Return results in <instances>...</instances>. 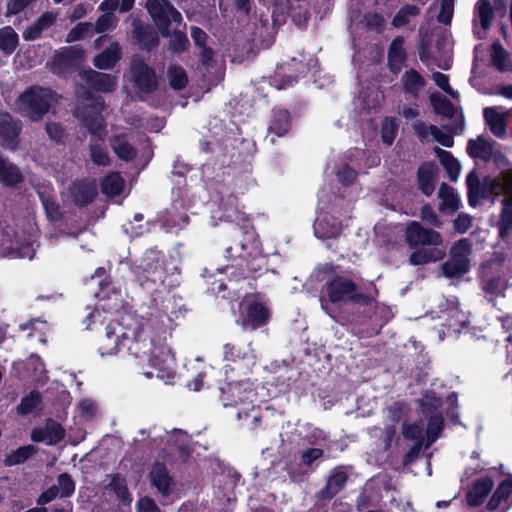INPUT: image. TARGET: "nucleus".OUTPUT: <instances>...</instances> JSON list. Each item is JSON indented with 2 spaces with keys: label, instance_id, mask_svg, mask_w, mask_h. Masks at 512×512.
Masks as SVG:
<instances>
[{
  "label": "nucleus",
  "instance_id": "nucleus-25",
  "mask_svg": "<svg viewBox=\"0 0 512 512\" xmlns=\"http://www.w3.org/2000/svg\"><path fill=\"white\" fill-rule=\"evenodd\" d=\"M494 486L490 477H481L477 479L469 488L466 500L470 506H479L484 502Z\"/></svg>",
  "mask_w": 512,
  "mask_h": 512
},
{
  "label": "nucleus",
  "instance_id": "nucleus-62",
  "mask_svg": "<svg viewBox=\"0 0 512 512\" xmlns=\"http://www.w3.org/2000/svg\"><path fill=\"white\" fill-rule=\"evenodd\" d=\"M116 21H117V19L113 13L104 12V14L101 15L95 23V26H94L95 31L97 33L106 32L115 26Z\"/></svg>",
  "mask_w": 512,
  "mask_h": 512
},
{
  "label": "nucleus",
  "instance_id": "nucleus-34",
  "mask_svg": "<svg viewBox=\"0 0 512 512\" xmlns=\"http://www.w3.org/2000/svg\"><path fill=\"white\" fill-rule=\"evenodd\" d=\"M290 127L291 119L289 112L284 109H275L269 125V133L282 137L290 130Z\"/></svg>",
  "mask_w": 512,
  "mask_h": 512
},
{
  "label": "nucleus",
  "instance_id": "nucleus-4",
  "mask_svg": "<svg viewBox=\"0 0 512 512\" xmlns=\"http://www.w3.org/2000/svg\"><path fill=\"white\" fill-rule=\"evenodd\" d=\"M56 101L57 95L51 89L32 86L18 96L15 101V110L23 117L38 122Z\"/></svg>",
  "mask_w": 512,
  "mask_h": 512
},
{
  "label": "nucleus",
  "instance_id": "nucleus-42",
  "mask_svg": "<svg viewBox=\"0 0 512 512\" xmlns=\"http://www.w3.org/2000/svg\"><path fill=\"white\" fill-rule=\"evenodd\" d=\"M18 46V34L10 26L0 29V51L5 55L12 54Z\"/></svg>",
  "mask_w": 512,
  "mask_h": 512
},
{
  "label": "nucleus",
  "instance_id": "nucleus-3",
  "mask_svg": "<svg viewBox=\"0 0 512 512\" xmlns=\"http://www.w3.org/2000/svg\"><path fill=\"white\" fill-rule=\"evenodd\" d=\"M406 241L410 247H421L414 251L409 258L412 265H424L442 260L446 256V248L442 246L443 239L439 232L424 228L419 222L408 223L405 232Z\"/></svg>",
  "mask_w": 512,
  "mask_h": 512
},
{
  "label": "nucleus",
  "instance_id": "nucleus-39",
  "mask_svg": "<svg viewBox=\"0 0 512 512\" xmlns=\"http://www.w3.org/2000/svg\"><path fill=\"white\" fill-rule=\"evenodd\" d=\"M165 437L170 448L175 447L182 458L187 457L189 454V437L184 431L174 430L170 433L166 432Z\"/></svg>",
  "mask_w": 512,
  "mask_h": 512
},
{
  "label": "nucleus",
  "instance_id": "nucleus-26",
  "mask_svg": "<svg viewBox=\"0 0 512 512\" xmlns=\"http://www.w3.org/2000/svg\"><path fill=\"white\" fill-rule=\"evenodd\" d=\"M481 287L486 295L490 296V300L492 301L493 297L504 296L507 281L504 277L499 275L494 276L491 274V271L483 269Z\"/></svg>",
  "mask_w": 512,
  "mask_h": 512
},
{
  "label": "nucleus",
  "instance_id": "nucleus-8",
  "mask_svg": "<svg viewBox=\"0 0 512 512\" xmlns=\"http://www.w3.org/2000/svg\"><path fill=\"white\" fill-rule=\"evenodd\" d=\"M220 399L224 407H239L237 417L240 419L242 415L253 409L255 399V391L253 383L247 380L229 381L225 387L220 388Z\"/></svg>",
  "mask_w": 512,
  "mask_h": 512
},
{
  "label": "nucleus",
  "instance_id": "nucleus-14",
  "mask_svg": "<svg viewBox=\"0 0 512 512\" xmlns=\"http://www.w3.org/2000/svg\"><path fill=\"white\" fill-rule=\"evenodd\" d=\"M442 405V398L434 392H427L421 399L424 412L429 415L427 425V446H430L439 436L443 427V418L438 408Z\"/></svg>",
  "mask_w": 512,
  "mask_h": 512
},
{
  "label": "nucleus",
  "instance_id": "nucleus-29",
  "mask_svg": "<svg viewBox=\"0 0 512 512\" xmlns=\"http://www.w3.org/2000/svg\"><path fill=\"white\" fill-rule=\"evenodd\" d=\"M498 107H487L483 111V116L490 131L496 137H503L506 132V115L507 113L500 112Z\"/></svg>",
  "mask_w": 512,
  "mask_h": 512
},
{
  "label": "nucleus",
  "instance_id": "nucleus-38",
  "mask_svg": "<svg viewBox=\"0 0 512 512\" xmlns=\"http://www.w3.org/2000/svg\"><path fill=\"white\" fill-rule=\"evenodd\" d=\"M401 83L403 90L415 97L425 85L424 78L414 69L405 71L402 75Z\"/></svg>",
  "mask_w": 512,
  "mask_h": 512
},
{
  "label": "nucleus",
  "instance_id": "nucleus-45",
  "mask_svg": "<svg viewBox=\"0 0 512 512\" xmlns=\"http://www.w3.org/2000/svg\"><path fill=\"white\" fill-rule=\"evenodd\" d=\"M469 270V262L449 258L443 265L442 271L446 277H461Z\"/></svg>",
  "mask_w": 512,
  "mask_h": 512
},
{
  "label": "nucleus",
  "instance_id": "nucleus-7",
  "mask_svg": "<svg viewBox=\"0 0 512 512\" xmlns=\"http://www.w3.org/2000/svg\"><path fill=\"white\" fill-rule=\"evenodd\" d=\"M343 199L335 197L332 204H328L323 196H319V212L314 222V234L319 239H332L337 237L342 230V220L335 214L339 213Z\"/></svg>",
  "mask_w": 512,
  "mask_h": 512
},
{
  "label": "nucleus",
  "instance_id": "nucleus-27",
  "mask_svg": "<svg viewBox=\"0 0 512 512\" xmlns=\"http://www.w3.org/2000/svg\"><path fill=\"white\" fill-rule=\"evenodd\" d=\"M347 478V474L342 469H334L329 475L324 488L318 492V498L331 499L344 487Z\"/></svg>",
  "mask_w": 512,
  "mask_h": 512
},
{
  "label": "nucleus",
  "instance_id": "nucleus-17",
  "mask_svg": "<svg viewBox=\"0 0 512 512\" xmlns=\"http://www.w3.org/2000/svg\"><path fill=\"white\" fill-rule=\"evenodd\" d=\"M131 73L136 87L145 93L153 92L157 87L154 70L141 59L134 58L131 62Z\"/></svg>",
  "mask_w": 512,
  "mask_h": 512
},
{
  "label": "nucleus",
  "instance_id": "nucleus-9",
  "mask_svg": "<svg viewBox=\"0 0 512 512\" xmlns=\"http://www.w3.org/2000/svg\"><path fill=\"white\" fill-rule=\"evenodd\" d=\"M103 109L104 102L100 98H85L77 103L74 112L75 117L99 140H103L107 134L102 116Z\"/></svg>",
  "mask_w": 512,
  "mask_h": 512
},
{
  "label": "nucleus",
  "instance_id": "nucleus-11",
  "mask_svg": "<svg viewBox=\"0 0 512 512\" xmlns=\"http://www.w3.org/2000/svg\"><path fill=\"white\" fill-rule=\"evenodd\" d=\"M187 190L177 188L173 190V202L169 209L162 216V225L169 232H177L188 224V216L185 210L193 205L192 201H186Z\"/></svg>",
  "mask_w": 512,
  "mask_h": 512
},
{
  "label": "nucleus",
  "instance_id": "nucleus-44",
  "mask_svg": "<svg viewBox=\"0 0 512 512\" xmlns=\"http://www.w3.org/2000/svg\"><path fill=\"white\" fill-rule=\"evenodd\" d=\"M35 452L36 448L33 445L19 447L18 449L6 455L4 464L6 466L20 465L32 457Z\"/></svg>",
  "mask_w": 512,
  "mask_h": 512
},
{
  "label": "nucleus",
  "instance_id": "nucleus-6",
  "mask_svg": "<svg viewBox=\"0 0 512 512\" xmlns=\"http://www.w3.org/2000/svg\"><path fill=\"white\" fill-rule=\"evenodd\" d=\"M466 183L469 203L476 206L480 198L512 193V170L503 173L499 178H485L483 182L475 171H471L466 177Z\"/></svg>",
  "mask_w": 512,
  "mask_h": 512
},
{
  "label": "nucleus",
  "instance_id": "nucleus-41",
  "mask_svg": "<svg viewBox=\"0 0 512 512\" xmlns=\"http://www.w3.org/2000/svg\"><path fill=\"white\" fill-rule=\"evenodd\" d=\"M20 179L21 175L18 168L0 154V182L11 186L18 183Z\"/></svg>",
  "mask_w": 512,
  "mask_h": 512
},
{
  "label": "nucleus",
  "instance_id": "nucleus-28",
  "mask_svg": "<svg viewBox=\"0 0 512 512\" xmlns=\"http://www.w3.org/2000/svg\"><path fill=\"white\" fill-rule=\"evenodd\" d=\"M70 192L73 201L77 205L83 206L93 201L97 189L94 182L77 181L72 184Z\"/></svg>",
  "mask_w": 512,
  "mask_h": 512
},
{
  "label": "nucleus",
  "instance_id": "nucleus-23",
  "mask_svg": "<svg viewBox=\"0 0 512 512\" xmlns=\"http://www.w3.org/2000/svg\"><path fill=\"white\" fill-rule=\"evenodd\" d=\"M81 77L90 88L98 92H112L117 86V78L115 76L95 70L83 71Z\"/></svg>",
  "mask_w": 512,
  "mask_h": 512
},
{
  "label": "nucleus",
  "instance_id": "nucleus-30",
  "mask_svg": "<svg viewBox=\"0 0 512 512\" xmlns=\"http://www.w3.org/2000/svg\"><path fill=\"white\" fill-rule=\"evenodd\" d=\"M403 45L404 38L398 36L392 41L389 47L388 64L390 70L395 74L400 72L407 58Z\"/></svg>",
  "mask_w": 512,
  "mask_h": 512
},
{
  "label": "nucleus",
  "instance_id": "nucleus-21",
  "mask_svg": "<svg viewBox=\"0 0 512 512\" xmlns=\"http://www.w3.org/2000/svg\"><path fill=\"white\" fill-rule=\"evenodd\" d=\"M493 8L488 0H479L476 3L473 16V33L476 38L483 39L491 26Z\"/></svg>",
  "mask_w": 512,
  "mask_h": 512
},
{
  "label": "nucleus",
  "instance_id": "nucleus-53",
  "mask_svg": "<svg viewBox=\"0 0 512 512\" xmlns=\"http://www.w3.org/2000/svg\"><path fill=\"white\" fill-rule=\"evenodd\" d=\"M398 125L393 118H386L382 123L381 137L384 143L391 145L397 135Z\"/></svg>",
  "mask_w": 512,
  "mask_h": 512
},
{
  "label": "nucleus",
  "instance_id": "nucleus-55",
  "mask_svg": "<svg viewBox=\"0 0 512 512\" xmlns=\"http://www.w3.org/2000/svg\"><path fill=\"white\" fill-rule=\"evenodd\" d=\"M456 0H441L440 11L437 15V21L444 25H449L454 14Z\"/></svg>",
  "mask_w": 512,
  "mask_h": 512
},
{
  "label": "nucleus",
  "instance_id": "nucleus-20",
  "mask_svg": "<svg viewBox=\"0 0 512 512\" xmlns=\"http://www.w3.org/2000/svg\"><path fill=\"white\" fill-rule=\"evenodd\" d=\"M148 478L151 486L155 488L163 498H167L171 495L175 482L163 463L156 462L152 466Z\"/></svg>",
  "mask_w": 512,
  "mask_h": 512
},
{
  "label": "nucleus",
  "instance_id": "nucleus-61",
  "mask_svg": "<svg viewBox=\"0 0 512 512\" xmlns=\"http://www.w3.org/2000/svg\"><path fill=\"white\" fill-rule=\"evenodd\" d=\"M432 79L435 82V84L442 89L444 92L449 94L452 98L457 99L459 98V92L456 90H453L451 86L449 85L448 76L441 73V72H434L432 74Z\"/></svg>",
  "mask_w": 512,
  "mask_h": 512
},
{
  "label": "nucleus",
  "instance_id": "nucleus-60",
  "mask_svg": "<svg viewBox=\"0 0 512 512\" xmlns=\"http://www.w3.org/2000/svg\"><path fill=\"white\" fill-rule=\"evenodd\" d=\"M60 497H68L70 496L74 490H75V484L72 478L66 474H60L58 477L57 485Z\"/></svg>",
  "mask_w": 512,
  "mask_h": 512
},
{
  "label": "nucleus",
  "instance_id": "nucleus-5",
  "mask_svg": "<svg viewBox=\"0 0 512 512\" xmlns=\"http://www.w3.org/2000/svg\"><path fill=\"white\" fill-rule=\"evenodd\" d=\"M226 257L240 259L237 264L242 271L241 274L245 276L243 262L245 263L246 270L251 273L261 271L266 267V257L262 255L259 240L253 232H245L242 240L229 246L226 249Z\"/></svg>",
  "mask_w": 512,
  "mask_h": 512
},
{
  "label": "nucleus",
  "instance_id": "nucleus-63",
  "mask_svg": "<svg viewBox=\"0 0 512 512\" xmlns=\"http://www.w3.org/2000/svg\"><path fill=\"white\" fill-rule=\"evenodd\" d=\"M90 156L92 161L101 166H107L109 164V156L105 149L98 144L90 145Z\"/></svg>",
  "mask_w": 512,
  "mask_h": 512
},
{
  "label": "nucleus",
  "instance_id": "nucleus-31",
  "mask_svg": "<svg viewBox=\"0 0 512 512\" xmlns=\"http://www.w3.org/2000/svg\"><path fill=\"white\" fill-rule=\"evenodd\" d=\"M120 57L121 48L118 43L114 42L94 57L93 64L98 69H111L115 66Z\"/></svg>",
  "mask_w": 512,
  "mask_h": 512
},
{
  "label": "nucleus",
  "instance_id": "nucleus-13",
  "mask_svg": "<svg viewBox=\"0 0 512 512\" xmlns=\"http://www.w3.org/2000/svg\"><path fill=\"white\" fill-rule=\"evenodd\" d=\"M146 8L164 37L169 35V24H180L181 14L167 0H148Z\"/></svg>",
  "mask_w": 512,
  "mask_h": 512
},
{
  "label": "nucleus",
  "instance_id": "nucleus-43",
  "mask_svg": "<svg viewBox=\"0 0 512 512\" xmlns=\"http://www.w3.org/2000/svg\"><path fill=\"white\" fill-rule=\"evenodd\" d=\"M124 188V180L119 173L113 172L107 175L101 184L102 192L110 197L119 195Z\"/></svg>",
  "mask_w": 512,
  "mask_h": 512
},
{
  "label": "nucleus",
  "instance_id": "nucleus-35",
  "mask_svg": "<svg viewBox=\"0 0 512 512\" xmlns=\"http://www.w3.org/2000/svg\"><path fill=\"white\" fill-rule=\"evenodd\" d=\"M438 196L441 199L439 206L441 211L453 213L459 209V196L449 185L442 183L438 192Z\"/></svg>",
  "mask_w": 512,
  "mask_h": 512
},
{
  "label": "nucleus",
  "instance_id": "nucleus-64",
  "mask_svg": "<svg viewBox=\"0 0 512 512\" xmlns=\"http://www.w3.org/2000/svg\"><path fill=\"white\" fill-rule=\"evenodd\" d=\"M429 130L432 138L444 147H452L454 140L453 137L435 125H429Z\"/></svg>",
  "mask_w": 512,
  "mask_h": 512
},
{
  "label": "nucleus",
  "instance_id": "nucleus-10",
  "mask_svg": "<svg viewBox=\"0 0 512 512\" xmlns=\"http://www.w3.org/2000/svg\"><path fill=\"white\" fill-rule=\"evenodd\" d=\"M328 300L332 303L355 302L367 304L369 297L364 295L357 285L346 277H337L326 285Z\"/></svg>",
  "mask_w": 512,
  "mask_h": 512
},
{
  "label": "nucleus",
  "instance_id": "nucleus-40",
  "mask_svg": "<svg viewBox=\"0 0 512 512\" xmlns=\"http://www.w3.org/2000/svg\"><path fill=\"white\" fill-rule=\"evenodd\" d=\"M110 145L115 154L122 160L130 161L136 156L135 148L129 144L124 137H112L110 140Z\"/></svg>",
  "mask_w": 512,
  "mask_h": 512
},
{
  "label": "nucleus",
  "instance_id": "nucleus-12",
  "mask_svg": "<svg viewBox=\"0 0 512 512\" xmlns=\"http://www.w3.org/2000/svg\"><path fill=\"white\" fill-rule=\"evenodd\" d=\"M223 359L224 361L236 364L238 366L237 369L241 370L243 375H246L255 364L256 356L251 348V343H227L223 346ZM228 367L231 371L236 370V367L226 365L225 374L228 372Z\"/></svg>",
  "mask_w": 512,
  "mask_h": 512
},
{
  "label": "nucleus",
  "instance_id": "nucleus-19",
  "mask_svg": "<svg viewBox=\"0 0 512 512\" xmlns=\"http://www.w3.org/2000/svg\"><path fill=\"white\" fill-rule=\"evenodd\" d=\"M22 126L18 119H14L9 113L0 112V145L13 149L18 143V137Z\"/></svg>",
  "mask_w": 512,
  "mask_h": 512
},
{
  "label": "nucleus",
  "instance_id": "nucleus-18",
  "mask_svg": "<svg viewBox=\"0 0 512 512\" xmlns=\"http://www.w3.org/2000/svg\"><path fill=\"white\" fill-rule=\"evenodd\" d=\"M438 318L444 320L443 325L454 333H460L468 323L467 314L459 308L456 300H447Z\"/></svg>",
  "mask_w": 512,
  "mask_h": 512
},
{
  "label": "nucleus",
  "instance_id": "nucleus-50",
  "mask_svg": "<svg viewBox=\"0 0 512 512\" xmlns=\"http://www.w3.org/2000/svg\"><path fill=\"white\" fill-rule=\"evenodd\" d=\"M471 253V244L468 239H460L450 250V257L458 260L469 262L468 256Z\"/></svg>",
  "mask_w": 512,
  "mask_h": 512
},
{
  "label": "nucleus",
  "instance_id": "nucleus-32",
  "mask_svg": "<svg viewBox=\"0 0 512 512\" xmlns=\"http://www.w3.org/2000/svg\"><path fill=\"white\" fill-rule=\"evenodd\" d=\"M436 171L437 167L433 163H424L418 170L419 188L427 196L434 192Z\"/></svg>",
  "mask_w": 512,
  "mask_h": 512
},
{
  "label": "nucleus",
  "instance_id": "nucleus-48",
  "mask_svg": "<svg viewBox=\"0 0 512 512\" xmlns=\"http://www.w3.org/2000/svg\"><path fill=\"white\" fill-rule=\"evenodd\" d=\"M168 79L171 87L175 90L183 89L188 83L186 71L177 65L168 69Z\"/></svg>",
  "mask_w": 512,
  "mask_h": 512
},
{
  "label": "nucleus",
  "instance_id": "nucleus-59",
  "mask_svg": "<svg viewBox=\"0 0 512 512\" xmlns=\"http://www.w3.org/2000/svg\"><path fill=\"white\" fill-rule=\"evenodd\" d=\"M431 102L436 113L450 117L454 113V107L451 102L440 96H431Z\"/></svg>",
  "mask_w": 512,
  "mask_h": 512
},
{
  "label": "nucleus",
  "instance_id": "nucleus-36",
  "mask_svg": "<svg viewBox=\"0 0 512 512\" xmlns=\"http://www.w3.org/2000/svg\"><path fill=\"white\" fill-rule=\"evenodd\" d=\"M434 151L440 163L447 171L449 179L451 181H456L460 175L461 170V166L458 160L455 159L450 152L439 147H436Z\"/></svg>",
  "mask_w": 512,
  "mask_h": 512
},
{
  "label": "nucleus",
  "instance_id": "nucleus-24",
  "mask_svg": "<svg viewBox=\"0 0 512 512\" xmlns=\"http://www.w3.org/2000/svg\"><path fill=\"white\" fill-rule=\"evenodd\" d=\"M362 156L363 152L356 150L349 156L348 162H344L340 165L336 171L339 182L345 186H348L355 181L357 177L356 170L361 169L360 158H362Z\"/></svg>",
  "mask_w": 512,
  "mask_h": 512
},
{
  "label": "nucleus",
  "instance_id": "nucleus-52",
  "mask_svg": "<svg viewBox=\"0 0 512 512\" xmlns=\"http://www.w3.org/2000/svg\"><path fill=\"white\" fill-rule=\"evenodd\" d=\"M39 404L40 394L33 391L21 400V403L18 405L17 409L21 414H29L34 412L38 408Z\"/></svg>",
  "mask_w": 512,
  "mask_h": 512
},
{
  "label": "nucleus",
  "instance_id": "nucleus-15",
  "mask_svg": "<svg viewBox=\"0 0 512 512\" xmlns=\"http://www.w3.org/2000/svg\"><path fill=\"white\" fill-rule=\"evenodd\" d=\"M122 308H124L123 299L120 297L119 293L113 292L107 297V299H102V303L93 308L87 314L86 319L84 320L86 329H94L97 324L103 325L106 321V315H103V312H119Z\"/></svg>",
  "mask_w": 512,
  "mask_h": 512
},
{
  "label": "nucleus",
  "instance_id": "nucleus-46",
  "mask_svg": "<svg viewBox=\"0 0 512 512\" xmlns=\"http://www.w3.org/2000/svg\"><path fill=\"white\" fill-rule=\"evenodd\" d=\"M109 487L113 490L116 497L125 504H130L132 501L131 494L129 493L126 480L116 474L112 477Z\"/></svg>",
  "mask_w": 512,
  "mask_h": 512
},
{
  "label": "nucleus",
  "instance_id": "nucleus-1",
  "mask_svg": "<svg viewBox=\"0 0 512 512\" xmlns=\"http://www.w3.org/2000/svg\"><path fill=\"white\" fill-rule=\"evenodd\" d=\"M170 322L167 315L145 319L135 311L125 310L119 319L106 326L98 353L104 358L125 349L140 363L147 362L156 371L157 378L172 383L176 376V360L166 342Z\"/></svg>",
  "mask_w": 512,
  "mask_h": 512
},
{
  "label": "nucleus",
  "instance_id": "nucleus-51",
  "mask_svg": "<svg viewBox=\"0 0 512 512\" xmlns=\"http://www.w3.org/2000/svg\"><path fill=\"white\" fill-rule=\"evenodd\" d=\"M26 370L32 372L31 378L36 381H41L46 378L44 364L37 355L29 357L26 363Z\"/></svg>",
  "mask_w": 512,
  "mask_h": 512
},
{
  "label": "nucleus",
  "instance_id": "nucleus-57",
  "mask_svg": "<svg viewBox=\"0 0 512 512\" xmlns=\"http://www.w3.org/2000/svg\"><path fill=\"white\" fill-rule=\"evenodd\" d=\"M45 433L48 436L47 444L54 445L60 442L64 437V429L56 422L49 421L45 426Z\"/></svg>",
  "mask_w": 512,
  "mask_h": 512
},
{
  "label": "nucleus",
  "instance_id": "nucleus-22",
  "mask_svg": "<svg viewBox=\"0 0 512 512\" xmlns=\"http://www.w3.org/2000/svg\"><path fill=\"white\" fill-rule=\"evenodd\" d=\"M58 13L47 11L40 15L31 25L27 26L22 32L25 41H34L44 36L57 21Z\"/></svg>",
  "mask_w": 512,
  "mask_h": 512
},
{
  "label": "nucleus",
  "instance_id": "nucleus-16",
  "mask_svg": "<svg viewBox=\"0 0 512 512\" xmlns=\"http://www.w3.org/2000/svg\"><path fill=\"white\" fill-rule=\"evenodd\" d=\"M270 319V308L266 302L252 300L242 311V326L255 330L268 323Z\"/></svg>",
  "mask_w": 512,
  "mask_h": 512
},
{
  "label": "nucleus",
  "instance_id": "nucleus-33",
  "mask_svg": "<svg viewBox=\"0 0 512 512\" xmlns=\"http://www.w3.org/2000/svg\"><path fill=\"white\" fill-rule=\"evenodd\" d=\"M506 198L503 200V208L497 227L499 236L507 238L512 233V193H503Z\"/></svg>",
  "mask_w": 512,
  "mask_h": 512
},
{
  "label": "nucleus",
  "instance_id": "nucleus-54",
  "mask_svg": "<svg viewBox=\"0 0 512 512\" xmlns=\"http://www.w3.org/2000/svg\"><path fill=\"white\" fill-rule=\"evenodd\" d=\"M510 503L502 495L501 490L496 489L487 503L490 511L506 512L510 508Z\"/></svg>",
  "mask_w": 512,
  "mask_h": 512
},
{
  "label": "nucleus",
  "instance_id": "nucleus-37",
  "mask_svg": "<svg viewBox=\"0 0 512 512\" xmlns=\"http://www.w3.org/2000/svg\"><path fill=\"white\" fill-rule=\"evenodd\" d=\"M467 152L473 158L482 160H489L493 154V148L490 142L483 137H478L476 140H469L467 145Z\"/></svg>",
  "mask_w": 512,
  "mask_h": 512
},
{
  "label": "nucleus",
  "instance_id": "nucleus-56",
  "mask_svg": "<svg viewBox=\"0 0 512 512\" xmlns=\"http://www.w3.org/2000/svg\"><path fill=\"white\" fill-rule=\"evenodd\" d=\"M93 25L89 22H80L73 27L66 36V42L72 43L83 39L92 30Z\"/></svg>",
  "mask_w": 512,
  "mask_h": 512
},
{
  "label": "nucleus",
  "instance_id": "nucleus-49",
  "mask_svg": "<svg viewBox=\"0 0 512 512\" xmlns=\"http://www.w3.org/2000/svg\"><path fill=\"white\" fill-rule=\"evenodd\" d=\"M419 8L415 5H407L401 8L393 18L395 27H403L409 23L410 18L418 15Z\"/></svg>",
  "mask_w": 512,
  "mask_h": 512
},
{
  "label": "nucleus",
  "instance_id": "nucleus-2",
  "mask_svg": "<svg viewBox=\"0 0 512 512\" xmlns=\"http://www.w3.org/2000/svg\"><path fill=\"white\" fill-rule=\"evenodd\" d=\"M141 288L148 294L168 292L178 285L177 267L156 250H148L132 266Z\"/></svg>",
  "mask_w": 512,
  "mask_h": 512
},
{
  "label": "nucleus",
  "instance_id": "nucleus-58",
  "mask_svg": "<svg viewBox=\"0 0 512 512\" xmlns=\"http://www.w3.org/2000/svg\"><path fill=\"white\" fill-rule=\"evenodd\" d=\"M170 37L169 47L174 52H183L189 45V40L185 33L181 31H175L173 34L168 35Z\"/></svg>",
  "mask_w": 512,
  "mask_h": 512
},
{
  "label": "nucleus",
  "instance_id": "nucleus-47",
  "mask_svg": "<svg viewBox=\"0 0 512 512\" xmlns=\"http://www.w3.org/2000/svg\"><path fill=\"white\" fill-rule=\"evenodd\" d=\"M45 212L50 220H57L61 216L59 205L56 203L54 196L46 190L38 192Z\"/></svg>",
  "mask_w": 512,
  "mask_h": 512
}]
</instances>
